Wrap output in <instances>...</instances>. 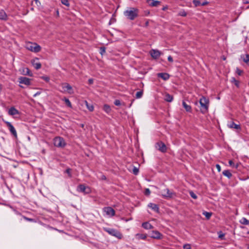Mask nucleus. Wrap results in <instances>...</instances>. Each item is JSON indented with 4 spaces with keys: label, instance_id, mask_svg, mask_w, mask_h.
Returning a JSON list of instances; mask_svg holds the SVG:
<instances>
[{
    "label": "nucleus",
    "instance_id": "62",
    "mask_svg": "<svg viewBox=\"0 0 249 249\" xmlns=\"http://www.w3.org/2000/svg\"><path fill=\"white\" fill-rule=\"evenodd\" d=\"M19 87H20V88H24V87H23L22 86H21V85H19Z\"/></svg>",
    "mask_w": 249,
    "mask_h": 249
},
{
    "label": "nucleus",
    "instance_id": "33",
    "mask_svg": "<svg viewBox=\"0 0 249 249\" xmlns=\"http://www.w3.org/2000/svg\"><path fill=\"white\" fill-rule=\"evenodd\" d=\"M136 236L137 238L140 239H145L146 238V235L143 234L137 233L136 234Z\"/></svg>",
    "mask_w": 249,
    "mask_h": 249
},
{
    "label": "nucleus",
    "instance_id": "37",
    "mask_svg": "<svg viewBox=\"0 0 249 249\" xmlns=\"http://www.w3.org/2000/svg\"><path fill=\"white\" fill-rule=\"evenodd\" d=\"M229 163L231 166L235 169H237L238 167V164H235L231 160H230L229 161Z\"/></svg>",
    "mask_w": 249,
    "mask_h": 249
},
{
    "label": "nucleus",
    "instance_id": "64",
    "mask_svg": "<svg viewBox=\"0 0 249 249\" xmlns=\"http://www.w3.org/2000/svg\"><path fill=\"white\" fill-rule=\"evenodd\" d=\"M1 67L0 66V71H1Z\"/></svg>",
    "mask_w": 249,
    "mask_h": 249
},
{
    "label": "nucleus",
    "instance_id": "15",
    "mask_svg": "<svg viewBox=\"0 0 249 249\" xmlns=\"http://www.w3.org/2000/svg\"><path fill=\"white\" fill-rule=\"evenodd\" d=\"M157 76L165 81L168 80L170 78V75L166 72L158 73L157 74Z\"/></svg>",
    "mask_w": 249,
    "mask_h": 249
},
{
    "label": "nucleus",
    "instance_id": "3",
    "mask_svg": "<svg viewBox=\"0 0 249 249\" xmlns=\"http://www.w3.org/2000/svg\"><path fill=\"white\" fill-rule=\"evenodd\" d=\"M199 103L201 107L200 111L202 113L205 114L208 110L209 101L204 96H202L199 100Z\"/></svg>",
    "mask_w": 249,
    "mask_h": 249
},
{
    "label": "nucleus",
    "instance_id": "35",
    "mask_svg": "<svg viewBox=\"0 0 249 249\" xmlns=\"http://www.w3.org/2000/svg\"><path fill=\"white\" fill-rule=\"evenodd\" d=\"M132 172L134 175H137L139 172V168L135 166H133Z\"/></svg>",
    "mask_w": 249,
    "mask_h": 249
},
{
    "label": "nucleus",
    "instance_id": "39",
    "mask_svg": "<svg viewBox=\"0 0 249 249\" xmlns=\"http://www.w3.org/2000/svg\"><path fill=\"white\" fill-rule=\"evenodd\" d=\"M61 3L67 7L70 6V3L68 0H61Z\"/></svg>",
    "mask_w": 249,
    "mask_h": 249
},
{
    "label": "nucleus",
    "instance_id": "63",
    "mask_svg": "<svg viewBox=\"0 0 249 249\" xmlns=\"http://www.w3.org/2000/svg\"><path fill=\"white\" fill-rule=\"evenodd\" d=\"M223 236H224V234H222V235H219V237L220 238H221Z\"/></svg>",
    "mask_w": 249,
    "mask_h": 249
},
{
    "label": "nucleus",
    "instance_id": "18",
    "mask_svg": "<svg viewBox=\"0 0 249 249\" xmlns=\"http://www.w3.org/2000/svg\"><path fill=\"white\" fill-rule=\"evenodd\" d=\"M162 234L158 231H153L151 233V237L154 239H160Z\"/></svg>",
    "mask_w": 249,
    "mask_h": 249
},
{
    "label": "nucleus",
    "instance_id": "20",
    "mask_svg": "<svg viewBox=\"0 0 249 249\" xmlns=\"http://www.w3.org/2000/svg\"><path fill=\"white\" fill-rule=\"evenodd\" d=\"M103 110L107 114H110L111 111V108L107 104H105L103 108Z\"/></svg>",
    "mask_w": 249,
    "mask_h": 249
},
{
    "label": "nucleus",
    "instance_id": "38",
    "mask_svg": "<svg viewBox=\"0 0 249 249\" xmlns=\"http://www.w3.org/2000/svg\"><path fill=\"white\" fill-rule=\"evenodd\" d=\"M193 2L196 7L201 6V2L199 0H193Z\"/></svg>",
    "mask_w": 249,
    "mask_h": 249
},
{
    "label": "nucleus",
    "instance_id": "13",
    "mask_svg": "<svg viewBox=\"0 0 249 249\" xmlns=\"http://www.w3.org/2000/svg\"><path fill=\"white\" fill-rule=\"evenodd\" d=\"M104 210L106 214L110 216H113L115 214V211L110 207H105Z\"/></svg>",
    "mask_w": 249,
    "mask_h": 249
},
{
    "label": "nucleus",
    "instance_id": "58",
    "mask_svg": "<svg viewBox=\"0 0 249 249\" xmlns=\"http://www.w3.org/2000/svg\"><path fill=\"white\" fill-rule=\"evenodd\" d=\"M35 3L37 4V5H38V4L39 3L40 4V2L38 0H35Z\"/></svg>",
    "mask_w": 249,
    "mask_h": 249
},
{
    "label": "nucleus",
    "instance_id": "42",
    "mask_svg": "<svg viewBox=\"0 0 249 249\" xmlns=\"http://www.w3.org/2000/svg\"><path fill=\"white\" fill-rule=\"evenodd\" d=\"M65 173L68 174L69 178H71L72 175L71 173V169L70 168H67L65 171Z\"/></svg>",
    "mask_w": 249,
    "mask_h": 249
},
{
    "label": "nucleus",
    "instance_id": "57",
    "mask_svg": "<svg viewBox=\"0 0 249 249\" xmlns=\"http://www.w3.org/2000/svg\"><path fill=\"white\" fill-rule=\"evenodd\" d=\"M168 9V6L166 5V6H164V7L162 8V10L163 11H165V10H166V9Z\"/></svg>",
    "mask_w": 249,
    "mask_h": 249
},
{
    "label": "nucleus",
    "instance_id": "59",
    "mask_svg": "<svg viewBox=\"0 0 249 249\" xmlns=\"http://www.w3.org/2000/svg\"><path fill=\"white\" fill-rule=\"evenodd\" d=\"M56 16H58V17L59 16V11H58V9H57V10H56Z\"/></svg>",
    "mask_w": 249,
    "mask_h": 249
},
{
    "label": "nucleus",
    "instance_id": "2",
    "mask_svg": "<svg viewBox=\"0 0 249 249\" xmlns=\"http://www.w3.org/2000/svg\"><path fill=\"white\" fill-rule=\"evenodd\" d=\"M159 193V195L161 196L162 198L166 199L172 198L176 196V193L175 192L170 191L164 185L161 186Z\"/></svg>",
    "mask_w": 249,
    "mask_h": 249
},
{
    "label": "nucleus",
    "instance_id": "55",
    "mask_svg": "<svg viewBox=\"0 0 249 249\" xmlns=\"http://www.w3.org/2000/svg\"><path fill=\"white\" fill-rule=\"evenodd\" d=\"M243 3L244 4H248L249 3V0H243Z\"/></svg>",
    "mask_w": 249,
    "mask_h": 249
},
{
    "label": "nucleus",
    "instance_id": "45",
    "mask_svg": "<svg viewBox=\"0 0 249 249\" xmlns=\"http://www.w3.org/2000/svg\"><path fill=\"white\" fill-rule=\"evenodd\" d=\"M114 104L115 106H119L121 105V102L119 100L117 99L115 100Z\"/></svg>",
    "mask_w": 249,
    "mask_h": 249
},
{
    "label": "nucleus",
    "instance_id": "44",
    "mask_svg": "<svg viewBox=\"0 0 249 249\" xmlns=\"http://www.w3.org/2000/svg\"><path fill=\"white\" fill-rule=\"evenodd\" d=\"M151 191L149 189L146 188L144 191V194L146 196H149L150 194Z\"/></svg>",
    "mask_w": 249,
    "mask_h": 249
},
{
    "label": "nucleus",
    "instance_id": "30",
    "mask_svg": "<svg viewBox=\"0 0 249 249\" xmlns=\"http://www.w3.org/2000/svg\"><path fill=\"white\" fill-rule=\"evenodd\" d=\"M62 100H63V101H64L65 102V103H66V105H67L68 107H70V108H71V107H72L71 104V103L70 101L69 100V99L68 98H66V97H64V98L62 99Z\"/></svg>",
    "mask_w": 249,
    "mask_h": 249
},
{
    "label": "nucleus",
    "instance_id": "23",
    "mask_svg": "<svg viewBox=\"0 0 249 249\" xmlns=\"http://www.w3.org/2000/svg\"><path fill=\"white\" fill-rule=\"evenodd\" d=\"M142 227L145 229L148 230L153 228V226L148 222H144L142 224Z\"/></svg>",
    "mask_w": 249,
    "mask_h": 249
},
{
    "label": "nucleus",
    "instance_id": "24",
    "mask_svg": "<svg viewBox=\"0 0 249 249\" xmlns=\"http://www.w3.org/2000/svg\"><path fill=\"white\" fill-rule=\"evenodd\" d=\"M229 127L234 128L236 129H240L241 126L239 124H236L233 122H232L229 125Z\"/></svg>",
    "mask_w": 249,
    "mask_h": 249
},
{
    "label": "nucleus",
    "instance_id": "61",
    "mask_svg": "<svg viewBox=\"0 0 249 249\" xmlns=\"http://www.w3.org/2000/svg\"><path fill=\"white\" fill-rule=\"evenodd\" d=\"M102 179H106V176H102Z\"/></svg>",
    "mask_w": 249,
    "mask_h": 249
},
{
    "label": "nucleus",
    "instance_id": "17",
    "mask_svg": "<svg viewBox=\"0 0 249 249\" xmlns=\"http://www.w3.org/2000/svg\"><path fill=\"white\" fill-rule=\"evenodd\" d=\"M8 114L10 115L13 116L15 115L19 114V111L15 107H11L8 110Z\"/></svg>",
    "mask_w": 249,
    "mask_h": 249
},
{
    "label": "nucleus",
    "instance_id": "9",
    "mask_svg": "<svg viewBox=\"0 0 249 249\" xmlns=\"http://www.w3.org/2000/svg\"><path fill=\"white\" fill-rule=\"evenodd\" d=\"M156 147L157 149L161 152H165L167 148L165 144L162 142H159L156 143Z\"/></svg>",
    "mask_w": 249,
    "mask_h": 249
},
{
    "label": "nucleus",
    "instance_id": "26",
    "mask_svg": "<svg viewBox=\"0 0 249 249\" xmlns=\"http://www.w3.org/2000/svg\"><path fill=\"white\" fill-rule=\"evenodd\" d=\"M224 176L227 177L228 178H231L232 177V174L231 172L228 170H224L222 172Z\"/></svg>",
    "mask_w": 249,
    "mask_h": 249
},
{
    "label": "nucleus",
    "instance_id": "52",
    "mask_svg": "<svg viewBox=\"0 0 249 249\" xmlns=\"http://www.w3.org/2000/svg\"><path fill=\"white\" fill-rule=\"evenodd\" d=\"M24 218L26 220H27L28 221L32 222V221H34V219L30 218H27V217H25V216L24 217Z\"/></svg>",
    "mask_w": 249,
    "mask_h": 249
},
{
    "label": "nucleus",
    "instance_id": "28",
    "mask_svg": "<svg viewBox=\"0 0 249 249\" xmlns=\"http://www.w3.org/2000/svg\"><path fill=\"white\" fill-rule=\"evenodd\" d=\"M149 1H151V2L149 3V5L151 6H157L158 4L160 3V1L158 0H149Z\"/></svg>",
    "mask_w": 249,
    "mask_h": 249
},
{
    "label": "nucleus",
    "instance_id": "41",
    "mask_svg": "<svg viewBox=\"0 0 249 249\" xmlns=\"http://www.w3.org/2000/svg\"><path fill=\"white\" fill-rule=\"evenodd\" d=\"M232 82L234 84V85L237 87H239V82L236 80L235 78H232Z\"/></svg>",
    "mask_w": 249,
    "mask_h": 249
},
{
    "label": "nucleus",
    "instance_id": "14",
    "mask_svg": "<svg viewBox=\"0 0 249 249\" xmlns=\"http://www.w3.org/2000/svg\"><path fill=\"white\" fill-rule=\"evenodd\" d=\"M38 59L37 58H36L31 60L32 65L36 70L40 69L41 67V64L38 61Z\"/></svg>",
    "mask_w": 249,
    "mask_h": 249
},
{
    "label": "nucleus",
    "instance_id": "60",
    "mask_svg": "<svg viewBox=\"0 0 249 249\" xmlns=\"http://www.w3.org/2000/svg\"><path fill=\"white\" fill-rule=\"evenodd\" d=\"M2 90V85L0 84V93L1 92Z\"/></svg>",
    "mask_w": 249,
    "mask_h": 249
},
{
    "label": "nucleus",
    "instance_id": "4",
    "mask_svg": "<svg viewBox=\"0 0 249 249\" xmlns=\"http://www.w3.org/2000/svg\"><path fill=\"white\" fill-rule=\"evenodd\" d=\"M104 230L109 234L119 239H121L123 237L122 234L116 229L110 228H104Z\"/></svg>",
    "mask_w": 249,
    "mask_h": 249
},
{
    "label": "nucleus",
    "instance_id": "31",
    "mask_svg": "<svg viewBox=\"0 0 249 249\" xmlns=\"http://www.w3.org/2000/svg\"><path fill=\"white\" fill-rule=\"evenodd\" d=\"M202 214L206 217L207 219H209L212 215V213L211 212H208L206 211H203Z\"/></svg>",
    "mask_w": 249,
    "mask_h": 249
},
{
    "label": "nucleus",
    "instance_id": "8",
    "mask_svg": "<svg viewBox=\"0 0 249 249\" xmlns=\"http://www.w3.org/2000/svg\"><path fill=\"white\" fill-rule=\"evenodd\" d=\"M77 191L78 192L83 193L84 194H88L90 192V188L86 186L84 184L79 185L77 186Z\"/></svg>",
    "mask_w": 249,
    "mask_h": 249
},
{
    "label": "nucleus",
    "instance_id": "16",
    "mask_svg": "<svg viewBox=\"0 0 249 249\" xmlns=\"http://www.w3.org/2000/svg\"><path fill=\"white\" fill-rule=\"evenodd\" d=\"M147 206L148 207L151 208L154 212L158 213H159V207L158 205L153 203H149Z\"/></svg>",
    "mask_w": 249,
    "mask_h": 249
},
{
    "label": "nucleus",
    "instance_id": "1",
    "mask_svg": "<svg viewBox=\"0 0 249 249\" xmlns=\"http://www.w3.org/2000/svg\"><path fill=\"white\" fill-rule=\"evenodd\" d=\"M139 10L135 7H130L124 12V15L130 20H133L139 16Z\"/></svg>",
    "mask_w": 249,
    "mask_h": 249
},
{
    "label": "nucleus",
    "instance_id": "22",
    "mask_svg": "<svg viewBox=\"0 0 249 249\" xmlns=\"http://www.w3.org/2000/svg\"><path fill=\"white\" fill-rule=\"evenodd\" d=\"M182 106H183V107L185 109L186 111L189 112H191V110H192L191 107L190 105H187L185 101L182 102Z\"/></svg>",
    "mask_w": 249,
    "mask_h": 249
},
{
    "label": "nucleus",
    "instance_id": "7",
    "mask_svg": "<svg viewBox=\"0 0 249 249\" xmlns=\"http://www.w3.org/2000/svg\"><path fill=\"white\" fill-rule=\"evenodd\" d=\"M3 122L8 127L9 130L11 134L13 135L15 138H17L18 137L17 133L13 124L8 121H4Z\"/></svg>",
    "mask_w": 249,
    "mask_h": 249
},
{
    "label": "nucleus",
    "instance_id": "5",
    "mask_svg": "<svg viewBox=\"0 0 249 249\" xmlns=\"http://www.w3.org/2000/svg\"><path fill=\"white\" fill-rule=\"evenodd\" d=\"M26 48L27 50L34 53H38L41 50V47L36 43L29 42L26 44Z\"/></svg>",
    "mask_w": 249,
    "mask_h": 249
},
{
    "label": "nucleus",
    "instance_id": "21",
    "mask_svg": "<svg viewBox=\"0 0 249 249\" xmlns=\"http://www.w3.org/2000/svg\"><path fill=\"white\" fill-rule=\"evenodd\" d=\"M241 58L243 59V61L247 63H249V54H246L245 55L242 54L241 55Z\"/></svg>",
    "mask_w": 249,
    "mask_h": 249
},
{
    "label": "nucleus",
    "instance_id": "53",
    "mask_svg": "<svg viewBox=\"0 0 249 249\" xmlns=\"http://www.w3.org/2000/svg\"><path fill=\"white\" fill-rule=\"evenodd\" d=\"M88 83L89 84L91 85L93 83V80L92 78H90L88 80Z\"/></svg>",
    "mask_w": 249,
    "mask_h": 249
},
{
    "label": "nucleus",
    "instance_id": "10",
    "mask_svg": "<svg viewBox=\"0 0 249 249\" xmlns=\"http://www.w3.org/2000/svg\"><path fill=\"white\" fill-rule=\"evenodd\" d=\"M62 88L63 89L62 92H68L70 94H71L73 93L72 87L68 83H63L62 84Z\"/></svg>",
    "mask_w": 249,
    "mask_h": 249
},
{
    "label": "nucleus",
    "instance_id": "34",
    "mask_svg": "<svg viewBox=\"0 0 249 249\" xmlns=\"http://www.w3.org/2000/svg\"><path fill=\"white\" fill-rule=\"evenodd\" d=\"M178 16L185 17L187 16V13L184 10L182 9L178 12Z\"/></svg>",
    "mask_w": 249,
    "mask_h": 249
},
{
    "label": "nucleus",
    "instance_id": "56",
    "mask_svg": "<svg viewBox=\"0 0 249 249\" xmlns=\"http://www.w3.org/2000/svg\"><path fill=\"white\" fill-rule=\"evenodd\" d=\"M148 25H149V21H148V20H147L144 24V27H147L148 26Z\"/></svg>",
    "mask_w": 249,
    "mask_h": 249
},
{
    "label": "nucleus",
    "instance_id": "50",
    "mask_svg": "<svg viewBox=\"0 0 249 249\" xmlns=\"http://www.w3.org/2000/svg\"><path fill=\"white\" fill-rule=\"evenodd\" d=\"M209 3V2L208 1L205 0L201 2V6H205L207 5Z\"/></svg>",
    "mask_w": 249,
    "mask_h": 249
},
{
    "label": "nucleus",
    "instance_id": "27",
    "mask_svg": "<svg viewBox=\"0 0 249 249\" xmlns=\"http://www.w3.org/2000/svg\"><path fill=\"white\" fill-rule=\"evenodd\" d=\"M239 222L244 225H249V220H248L245 217H242L239 221Z\"/></svg>",
    "mask_w": 249,
    "mask_h": 249
},
{
    "label": "nucleus",
    "instance_id": "6",
    "mask_svg": "<svg viewBox=\"0 0 249 249\" xmlns=\"http://www.w3.org/2000/svg\"><path fill=\"white\" fill-rule=\"evenodd\" d=\"M53 144L56 147L63 148L66 146V143L62 137H56L53 139Z\"/></svg>",
    "mask_w": 249,
    "mask_h": 249
},
{
    "label": "nucleus",
    "instance_id": "43",
    "mask_svg": "<svg viewBox=\"0 0 249 249\" xmlns=\"http://www.w3.org/2000/svg\"><path fill=\"white\" fill-rule=\"evenodd\" d=\"M189 194L190 196L194 199H196L197 198V196L192 191H190L189 192Z\"/></svg>",
    "mask_w": 249,
    "mask_h": 249
},
{
    "label": "nucleus",
    "instance_id": "29",
    "mask_svg": "<svg viewBox=\"0 0 249 249\" xmlns=\"http://www.w3.org/2000/svg\"><path fill=\"white\" fill-rule=\"evenodd\" d=\"M85 105L87 108L90 111H92L94 109V107L92 105L89 104L87 101H85Z\"/></svg>",
    "mask_w": 249,
    "mask_h": 249
},
{
    "label": "nucleus",
    "instance_id": "49",
    "mask_svg": "<svg viewBox=\"0 0 249 249\" xmlns=\"http://www.w3.org/2000/svg\"><path fill=\"white\" fill-rule=\"evenodd\" d=\"M216 168L218 172H220L221 171V166L219 164H216Z\"/></svg>",
    "mask_w": 249,
    "mask_h": 249
},
{
    "label": "nucleus",
    "instance_id": "40",
    "mask_svg": "<svg viewBox=\"0 0 249 249\" xmlns=\"http://www.w3.org/2000/svg\"><path fill=\"white\" fill-rule=\"evenodd\" d=\"M99 53L102 55H103L106 53V48L105 47H101Z\"/></svg>",
    "mask_w": 249,
    "mask_h": 249
},
{
    "label": "nucleus",
    "instance_id": "36",
    "mask_svg": "<svg viewBox=\"0 0 249 249\" xmlns=\"http://www.w3.org/2000/svg\"><path fill=\"white\" fill-rule=\"evenodd\" d=\"M143 95V91L142 90L138 91L135 95V97L137 99H140L142 98V96Z\"/></svg>",
    "mask_w": 249,
    "mask_h": 249
},
{
    "label": "nucleus",
    "instance_id": "54",
    "mask_svg": "<svg viewBox=\"0 0 249 249\" xmlns=\"http://www.w3.org/2000/svg\"><path fill=\"white\" fill-rule=\"evenodd\" d=\"M41 93V92L40 91H37L36 92V93H35L34 95H33V97H35L39 95H40Z\"/></svg>",
    "mask_w": 249,
    "mask_h": 249
},
{
    "label": "nucleus",
    "instance_id": "48",
    "mask_svg": "<svg viewBox=\"0 0 249 249\" xmlns=\"http://www.w3.org/2000/svg\"><path fill=\"white\" fill-rule=\"evenodd\" d=\"M236 73L238 74V75H241L242 73V71L241 70H239L238 68H237Z\"/></svg>",
    "mask_w": 249,
    "mask_h": 249
},
{
    "label": "nucleus",
    "instance_id": "32",
    "mask_svg": "<svg viewBox=\"0 0 249 249\" xmlns=\"http://www.w3.org/2000/svg\"><path fill=\"white\" fill-rule=\"evenodd\" d=\"M23 72L24 73L25 75L29 76L32 75V73L31 72L30 70L28 68H26L23 70Z\"/></svg>",
    "mask_w": 249,
    "mask_h": 249
},
{
    "label": "nucleus",
    "instance_id": "12",
    "mask_svg": "<svg viewBox=\"0 0 249 249\" xmlns=\"http://www.w3.org/2000/svg\"><path fill=\"white\" fill-rule=\"evenodd\" d=\"M150 54L151 56V57L155 59H158L160 56V55H161V53L160 51H159V50H156V49H152L150 51Z\"/></svg>",
    "mask_w": 249,
    "mask_h": 249
},
{
    "label": "nucleus",
    "instance_id": "47",
    "mask_svg": "<svg viewBox=\"0 0 249 249\" xmlns=\"http://www.w3.org/2000/svg\"><path fill=\"white\" fill-rule=\"evenodd\" d=\"M183 248L184 249H191V245L189 244L184 245Z\"/></svg>",
    "mask_w": 249,
    "mask_h": 249
},
{
    "label": "nucleus",
    "instance_id": "25",
    "mask_svg": "<svg viewBox=\"0 0 249 249\" xmlns=\"http://www.w3.org/2000/svg\"><path fill=\"white\" fill-rule=\"evenodd\" d=\"M164 100L168 102H171L173 100V97L171 95L167 93L165 95Z\"/></svg>",
    "mask_w": 249,
    "mask_h": 249
},
{
    "label": "nucleus",
    "instance_id": "11",
    "mask_svg": "<svg viewBox=\"0 0 249 249\" xmlns=\"http://www.w3.org/2000/svg\"><path fill=\"white\" fill-rule=\"evenodd\" d=\"M18 82L20 84H24L26 86H29L31 85L30 79L26 77H20L18 78Z\"/></svg>",
    "mask_w": 249,
    "mask_h": 249
},
{
    "label": "nucleus",
    "instance_id": "46",
    "mask_svg": "<svg viewBox=\"0 0 249 249\" xmlns=\"http://www.w3.org/2000/svg\"><path fill=\"white\" fill-rule=\"evenodd\" d=\"M41 79L45 81L46 82H49L50 80V78L49 77L46 76H43L41 77Z\"/></svg>",
    "mask_w": 249,
    "mask_h": 249
},
{
    "label": "nucleus",
    "instance_id": "19",
    "mask_svg": "<svg viewBox=\"0 0 249 249\" xmlns=\"http://www.w3.org/2000/svg\"><path fill=\"white\" fill-rule=\"evenodd\" d=\"M8 19V16L4 10H0V20L6 21Z\"/></svg>",
    "mask_w": 249,
    "mask_h": 249
},
{
    "label": "nucleus",
    "instance_id": "51",
    "mask_svg": "<svg viewBox=\"0 0 249 249\" xmlns=\"http://www.w3.org/2000/svg\"><path fill=\"white\" fill-rule=\"evenodd\" d=\"M167 59H168V60L169 62H173V59L171 55H169V56L168 57Z\"/></svg>",
    "mask_w": 249,
    "mask_h": 249
}]
</instances>
